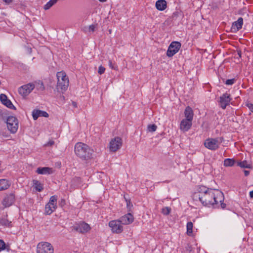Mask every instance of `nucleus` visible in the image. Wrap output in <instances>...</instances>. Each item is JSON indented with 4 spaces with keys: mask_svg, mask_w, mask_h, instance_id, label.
I'll use <instances>...</instances> for the list:
<instances>
[{
    "mask_svg": "<svg viewBox=\"0 0 253 253\" xmlns=\"http://www.w3.org/2000/svg\"><path fill=\"white\" fill-rule=\"evenodd\" d=\"M236 80L234 78L231 79H228L225 81V84L226 85H232L235 83Z\"/></svg>",
    "mask_w": 253,
    "mask_h": 253,
    "instance_id": "473e14b6",
    "label": "nucleus"
},
{
    "mask_svg": "<svg viewBox=\"0 0 253 253\" xmlns=\"http://www.w3.org/2000/svg\"><path fill=\"white\" fill-rule=\"evenodd\" d=\"M109 67L112 69H114V70H118L117 66L116 65H115V64L114 63H113L111 60H110L109 61Z\"/></svg>",
    "mask_w": 253,
    "mask_h": 253,
    "instance_id": "72a5a7b5",
    "label": "nucleus"
},
{
    "mask_svg": "<svg viewBox=\"0 0 253 253\" xmlns=\"http://www.w3.org/2000/svg\"><path fill=\"white\" fill-rule=\"evenodd\" d=\"M0 226H3L4 228H10L13 226V223L11 221L7 219L6 216L0 219Z\"/></svg>",
    "mask_w": 253,
    "mask_h": 253,
    "instance_id": "4be33fe9",
    "label": "nucleus"
},
{
    "mask_svg": "<svg viewBox=\"0 0 253 253\" xmlns=\"http://www.w3.org/2000/svg\"><path fill=\"white\" fill-rule=\"evenodd\" d=\"M57 78V88L62 91H65L69 86V79L66 73L63 71L58 72L56 75Z\"/></svg>",
    "mask_w": 253,
    "mask_h": 253,
    "instance_id": "7ed1b4c3",
    "label": "nucleus"
},
{
    "mask_svg": "<svg viewBox=\"0 0 253 253\" xmlns=\"http://www.w3.org/2000/svg\"><path fill=\"white\" fill-rule=\"evenodd\" d=\"M95 25L92 24L89 26L88 30L89 32H93L95 30Z\"/></svg>",
    "mask_w": 253,
    "mask_h": 253,
    "instance_id": "4c0bfd02",
    "label": "nucleus"
},
{
    "mask_svg": "<svg viewBox=\"0 0 253 253\" xmlns=\"http://www.w3.org/2000/svg\"><path fill=\"white\" fill-rule=\"evenodd\" d=\"M235 163V161L233 159L227 158L224 160L223 165L226 167H232Z\"/></svg>",
    "mask_w": 253,
    "mask_h": 253,
    "instance_id": "bb28decb",
    "label": "nucleus"
},
{
    "mask_svg": "<svg viewBox=\"0 0 253 253\" xmlns=\"http://www.w3.org/2000/svg\"><path fill=\"white\" fill-rule=\"evenodd\" d=\"M243 25V19L242 17H239L236 21L232 23L231 26V31L232 32L236 33L239 30L242 29Z\"/></svg>",
    "mask_w": 253,
    "mask_h": 253,
    "instance_id": "f3484780",
    "label": "nucleus"
},
{
    "mask_svg": "<svg viewBox=\"0 0 253 253\" xmlns=\"http://www.w3.org/2000/svg\"><path fill=\"white\" fill-rule=\"evenodd\" d=\"M122 145V140L119 137L112 139L109 143V149L111 152H116Z\"/></svg>",
    "mask_w": 253,
    "mask_h": 253,
    "instance_id": "9b49d317",
    "label": "nucleus"
},
{
    "mask_svg": "<svg viewBox=\"0 0 253 253\" xmlns=\"http://www.w3.org/2000/svg\"><path fill=\"white\" fill-rule=\"evenodd\" d=\"M108 225L113 233L120 234L123 231V226L119 219L110 221Z\"/></svg>",
    "mask_w": 253,
    "mask_h": 253,
    "instance_id": "6e6552de",
    "label": "nucleus"
},
{
    "mask_svg": "<svg viewBox=\"0 0 253 253\" xmlns=\"http://www.w3.org/2000/svg\"><path fill=\"white\" fill-rule=\"evenodd\" d=\"M0 100L2 104L8 108L14 110L16 109L11 101L7 98V97L5 94H1L0 95Z\"/></svg>",
    "mask_w": 253,
    "mask_h": 253,
    "instance_id": "a211bd4d",
    "label": "nucleus"
},
{
    "mask_svg": "<svg viewBox=\"0 0 253 253\" xmlns=\"http://www.w3.org/2000/svg\"><path fill=\"white\" fill-rule=\"evenodd\" d=\"M232 100L230 94L227 93L223 94L219 98V105L222 109H225L226 107L229 105Z\"/></svg>",
    "mask_w": 253,
    "mask_h": 253,
    "instance_id": "4468645a",
    "label": "nucleus"
},
{
    "mask_svg": "<svg viewBox=\"0 0 253 253\" xmlns=\"http://www.w3.org/2000/svg\"><path fill=\"white\" fill-rule=\"evenodd\" d=\"M37 253H53L54 249L50 243L42 242L37 245Z\"/></svg>",
    "mask_w": 253,
    "mask_h": 253,
    "instance_id": "0eeeda50",
    "label": "nucleus"
},
{
    "mask_svg": "<svg viewBox=\"0 0 253 253\" xmlns=\"http://www.w3.org/2000/svg\"><path fill=\"white\" fill-rule=\"evenodd\" d=\"M155 6L158 10L163 11L167 8V1L165 0H158L156 2Z\"/></svg>",
    "mask_w": 253,
    "mask_h": 253,
    "instance_id": "5701e85b",
    "label": "nucleus"
},
{
    "mask_svg": "<svg viewBox=\"0 0 253 253\" xmlns=\"http://www.w3.org/2000/svg\"><path fill=\"white\" fill-rule=\"evenodd\" d=\"M6 125L8 129L11 133H15L19 127L18 119L14 116H9L7 118Z\"/></svg>",
    "mask_w": 253,
    "mask_h": 253,
    "instance_id": "423d86ee",
    "label": "nucleus"
},
{
    "mask_svg": "<svg viewBox=\"0 0 253 253\" xmlns=\"http://www.w3.org/2000/svg\"><path fill=\"white\" fill-rule=\"evenodd\" d=\"M74 151L76 155L83 160L90 159L93 152L88 145L82 142L76 144Z\"/></svg>",
    "mask_w": 253,
    "mask_h": 253,
    "instance_id": "f03ea898",
    "label": "nucleus"
},
{
    "mask_svg": "<svg viewBox=\"0 0 253 253\" xmlns=\"http://www.w3.org/2000/svg\"><path fill=\"white\" fill-rule=\"evenodd\" d=\"M192 121L186 119H182L180 123L179 128L183 132L188 131L191 127Z\"/></svg>",
    "mask_w": 253,
    "mask_h": 253,
    "instance_id": "2eb2a0df",
    "label": "nucleus"
},
{
    "mask_svg": "<svg viewBox=\"0 0 253 253\" xmlns=\"http://www.w3.org/2000/svg\"><path fill=\"white\" fill-rule=\"evenodd\" d=\"M193 224L191 221H189L186 224V233L189 236H193Z\"/></svg>",
    "mask_w": 253,
    "mask_h": 253,
    "instance_id": "393cba45",
    "label": "nucleus"
},
{
    "mask_svg": "<svg viewBox=\"0 0 253 253\" xmlns=\"http://www.w3.org/2000/svg\"><path fill=\"white\" fill-rule=\"evenodd\" d=\"M181 44L178 42H172L169 44L167 51V55L171 57L177 53L181 47Z\"/></svg>",
    "mask_w": 253,
    "mask_h": 253,
    "instance_id": "1a4fd4ad",
    "label": "nucleus"
},
{
    "mask_svg": "<svg viewBox=\"0 0 253 253\" xmlns=\"http://www.w3.org/2000/svg\"><path fill=\"white\" fill-rule=\"evenodd\" d=\"M105 71V68L104 67H103L102 66H100L99 67L98 72L100 75L103 74L104 73Z\"/></svg>",
    "mask_w": 253,
    "mask_h": 253,
    "instance_id": "c9c22d12",
    "label": "nucleus"
},
{
    "mask_svg": "<svg viewBox=\"0 0 253 253\" xmlns=\"http://www.w3.org/2000/svg\"><path fill=\"white\" fill-rule=\"evenodd\" d=\"M36 172L39 174L48 175L53 172V169L49 167H39L36 170Z\"/></svg>",
    "mask_w": 253,
    "mask_h": 253,
    "instance_id": "aec40b11",
    "label": "nucleus"
},
{
    "mask_svg": "<svg viewBox=\"0 0 253 253\" xmlns=\"http://www.w3.org/2000/svg\"><path fill=\"white\" fill-rule=\"evenodd\" d=\"M157 126L155 124L149 125L147 126V129L149 132H154L156 130Z\"/></svg>",
    "mask_w": 253,
    "mask_h": 253,
    "instance_id": "7c9ffc66",
    "label": "nucleus"
},
{
    "mask_svg": "<svg viewBox=\"0 0 253 253\" xmlns=\"http://www.w3.org/2000/svg\"><path fill=\"white\" fill-rule=\"evenodd\" d=\"M238 166L243 168L250 169L252 168V165L248 163L246 161L238 162Z\"/></svg>",
    "mask_w": 253,
    "mask_h": 253,
    "instance_id": "cd10ccee",
    "label": "nucleus"
},
{
    "mask_svg": "<svg viewBox=\"0 0 253 253\" xmlns=\"http://www.w3.org/2000/svg\"><path fill=\"white\" fill-rule=\"evenodd\" d=\"M33 182L34 188L37 191L41 192L43 190V185L40 182L37 180H34Z\"/></svg>",
    "mask_w": 253,
    "mask_h": 253,
    "instance_id": "a878e982",
    "label": "nucleus"
},
{
    "mask_svg": "<svg viewBox=\"0 0 253 253\" xmlns=\"http://www.w3.org/2000/svg\"><path fill=\"white\" fill-rule=\"evenodd\" d=\"M54 144V142L53 140H49L47 143L45 144L46 146H51Z\"/></svg>",
    "mask_w": 253,
    "mask_h": 253,
    "instance_id": "58836bf2",
    "label": "nucleus"
},
{
    "mask_svg": "<svg viewBox=\"0 0 253 253\" xmlns=\"http://www.w3.org/2000/svg\"><path fill=\"white\" fill-rule=\"evenodd\" d=\"M246 106L251 112L253 113V104L251 103H247L246 104Z\"/></svg>",
    "mask_w": 253,
    "mask_h": 253,
    "instance_id": "e433bc0d",
    "label": "nucleus"
},
{
    "mask_svg": "<svg viewBox=\"0 0 253 253\" xmlns=\"http://www.w3.org/2000/svg\"><path fill=\"white\" fill-rule=\"evenodd\" d=\"M74 229L81 233L84 234L89 231L91 227L88 224L83 221L77 223L74 226Z\"/></svg>",
    "mask_w": 253,
    "mask_h": 253,
    "instance_id": "ddd939ff",
    "label": "nucleus"
},
{
    "mask_svg": "<svg viewBox=\"0 0 253 253\" xmlns=\"http://www.w3.org/2000/svg\"><path fill=\"white\" fill-rule=\"evenodd\" d=\"M223 141L222 137L215 138H208L204 142L205 147L211 150L215 151L217 150Z\"/></svg>",
    "mask_w": 253,
    "mask_h": 253,
    "instance_id": "20e7f679",
    "label": "nucleus"
},
{
    "mask_svg": "<svg viewBox=\"0 0 253 253\" xmlns=\"http://www.w3.org/2000/svg\"><path fill=\"white\" fill-rule=\"evenodd\" d=\"M244 174L246 176H247L250 174V171L249 170H244Z\"/></svg>",
    "mask_w": 253,
    "mask_h": 253,
    "instance_id": "a19ab883",
    "label": "nucleus"
},
{
    "mask_svg": "<svg viewBox=\"0 0 253 253\" xmlns=\"http://www.w3.org/2000/svg\"><path fill=\"white\" fill-rule=\"evenodd\" d=\"M109 33H110V34H111V32H112L111 30H109Z\"/></svg>",
    "mask_w": 253,
    "mask_h": 253,
    "instance_id": "c03bdc74",
    "label": "nucleus"
},
{
    "mask_svg": "<svg viewBox=\"0 0 253 253\" xmlns=\"http://www.w3.org/2000/svg\"><path fill=\"white\" fill-rule=\"evenodd\" d=\"M35 86L36 85L33 83L24 84L19 88L18 92L23 97H26L32 92Z\"/></svg>",
    "mask_w": 253,
    "mask_h": 253,
    "instance_id": "9d476101",
    "label": "nucleus"
},
{
    "mask_svg": "<svg viewBox=\"0 0 253 253\" xmlns=\"http://www.w3.org/2000/svg\"><path fill=\"white\" fill-rule=\"evenodd\" d=\"M15 201V197L14 194L10 193L4 196L1 202V204L4 208H8L13 204Z\"/></svg>",
    "mask_w": 253,
    "mask_h": 253,
    "instance_id": "f8f14e48",
    "label": "nucleus"
},
{
    "mask_svg": "<svg viewBox=\"0 0 253 253\" xmlns=\"http://www.w3.org/2000/svg\"><path fill=\"white\" fill-rule=\"evenodd\" d=\"M100 2H105L107 0H98Z\"/></svg>",
    "mask_w": 253,
    "mask_h": 253,
    "instance_id": "37998d69",
    "label": "nucleus"
},
{
    "mask_svg": "<svg viewBox=\"0 0 253 253\" xmlns=\"http://www.w3.org/2000/svg\"><path fill=\"white\" fill-rule=\"evenodd\" d=\"M5 249V244L2 240H0V252Z\"/></svg>",
    "mask_w": 253,
    "mask_h": 253,
    "instance_id": "f704fd0d",
    "label": "nucleus"
},
{
    "mask_svg": "<svg viewBox=\"0 0 253 253\" xmlns=\"http://www.w3.org/2000/svg\"><path fill=\"white\" fill-rule=\"evenodd\" d=\"M57 196H52L49 199L48 203L45 206V213L47 215L51 214L57 208Z\"/></svg>",
    "mask_w": 253,
    "mask_h": 253,
    "instance_id": "39448f33",
    "label": "nucleus"
},
{
    "mask_svg": "<svg viewBox=\"0 0 253 253\" xmlns=\"http://www.w3.org/2000/svg\"><path fill=\"white\" fill-rule=\"evenodd\" d=\"M34 84L36 85L35 87H36L38 90H43L44 89V85L40 81L35 82Z\"/></svg>",
    "mask_w": 253,
    "mask_h": 253,
    "instance_id": "c756f323",
    "label": "nucleus"
},
{
    "mask_svg": "<svg viewBox=\"0 0 253 253\" xmlns=\"http://www.w3.org/2000/svg\"><path fill=\"white\" fill-rule=\"evenodd\" d=\"M224 199L223 193L221 191L204 186H200L192 196L193 201L196 205L200 202L204 206L213 208L220 206L223 209L225 208L226 205L223 203Z\"/></svg>",
    "mask_w": 253,
    "mask_h": 253,
    "instance_id": "f257e3e1",
    "label": "nucleus"
},
{
    "mask_svg": "<svg viewBox=\"0 0 253 253\" xmlns=\"http://www.w3.org/2000/svg\"><path fill=\"white\" fill-rule=\"evenodd\" d=\"M10 186V182L6 179H0V191L7 189Z\"/></svg>",
    "mask_w": 253,
    "mask_h": 253,
    "instance_id": "b1692460",
    "label": "nucleus"
},
{
    "mask_svg": "<svg viewBox=\"0 0 253 253\" xmlns=\"http://www.w3.org/2000/svg\"><path fill=\"white\" fill-rule=\"evenodd\" d=\"M48 114L44 111H42L38 109H34L32 111V116L34 120H36L40 117H44L47 118L48 117Z\"/></svg>",
    "mask_w": 253,
    "mask_h": 253,
    "instance_id": "6ab92c4d",
    "label": "nucleus"
},
{
    "mask_svg": "<svg viewBox=\"0 0 253 253\" xmlns=\"http://www.w3.org/2000/svg\"><path fill=\"white\" fill-rule=\"evenodd\" d=\"M2 1L5 4L8 5V4H10L13 1V0H2Z\"/></svg>",
    "mask_w": 253,
    "mask_h": 253,
    "instance_id": "ea45409f",
    "label": "nucleus"
},
{
    "mask_svg": "<svg viewBox=\"0 0 253 253\" xmlns=\"http://www.w3.org/2000/svg\"><path fill=\"white\" fill-rule=\"evenodd\" d=\"M58 0H49L44 5V9L48 10L54 4H55Z\"/></svg>",
    "mask_w": 253,
    "mask_h": 253,
    "instance_id": "c85d7f7f",
    "label": "nucleus"
},
{
    "mask_svg": "<svg viewBox=\"0 0 253 253\" xmlns=\"http://www.w3.org/2000/svg\"><path fill=\"white\" fill-rule=\"evenodd\" d=\"M250 196L251 198H253V190L250 192Z\"/></svg>",
    "mask_w": 253,
    "mask_h": 253,
    "instance_id": "79ce46f5",
    "label": "nucleus"
},
{
    "mask_svg": "<svg viewBox=\"0 0 253 253\" xmlns=\"http://www.w3.org/2000/svg\"><path fill=\"white\" fill-rule=\"evenodd\" d=\"M184 119L192 121L194 117V112L193 109L190 106H187L184 112Z\"/></svg>",
    "mask_w": 253,
    "mask_h": 253,
    "instance_id": "412c9836",
    "label": "nucleus"
},
{
    "mask_svg": "<svg viewBox=\"0 0 253 253\" xmlns=\"http://www.w3.org/2000/svg\"><path fill=\"white\" fill-rule=\"evenodd\" d=\"M61 98H62L63 99H64V96H61Z\"/></svg>",
    "mask_w": 253,
    "mask_h": 253,
    "instance_id": "a18cd8bd",
    "label": "nucleus"
},
{
    "mask_svg": "<svg viewBox=\"0 0 253 253\" xmlns=\"http://www.w3.org/2000/svg\"><path fill=\"white\" fill-rule=\"evenodd\" d=\"M170 208L167 207L162 209V212L164 215H168L170 213Z\"/></svg>",
    "mask_w": 253,
    "mask_h": 253,
    "instance_id": "2f4dec72",
    "label": "nucleus"
},
{
    "mask_svg": "<svg viewBox=\"0 0 253 253\" xmlns=\"http://www.w3.org/2000/svg\"><path fill=\"white\" fill-rule=\"evenodd\" d=\"M119 219L122 224L128 225L133 221L134 217L132 214L128 213L121 216Z\"/></svg>",
    "mask_w": 253,
    "mask_h": 253,
    "instance_id": "dca6fc26",
    "label": "nucleus"
}]
</instances>
